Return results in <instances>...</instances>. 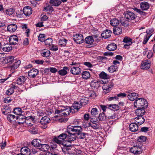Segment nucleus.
<instances>
[{
  "instance_id": "nucleus-1",
  "label": "nucleus",
  "mask_w": 155,
  "mask_h": 155,
  "mask_svg": "<svg viewBox=\"0 0 155 155\" xmlns=\"http://www.w3.org/2000/svg\"><path fill=\"white\" fill-rule=\"evenodd\" d=\"M70 134L69 133L67 132V129L65 133L61 134L57 137H54V140L56 143L61 145L64 142H71L73 141L72 140H70V138H71V136L70 135Z\"/></svg>"
},
{
  "instance_id": "nucleus-2",
  "label": "nucleus",
  "mask_w": 155,
  "mask_h": 155,
  "mask_svg": "<svg viewBox=\"0 0 155 155\" xmlns=\"http://www.w3.org/2000/svg\"><path fill=\"white\" fill-rule=\"evenodd\" d=\"M83 128L79 126H69L67 127V132L71 136L70 140L74 141L76 140V136L77 134L81 131H83Z\"/></svg>"
},
{
  "instance_id": "nucleus-3",
  "label": "nucleus",
  "mask_w": 155,
  "mask_h": 155,
  "mask_svg": "<svg viewBox=\"0 0 155 155\" xmlns=\"http://www.w3.org/2000/svg\"><path fill=\"white\" fill-rule=\"evenodd\" d=\"M56 109L55 110V114H58L59 116H66L69 115L71 112L72 113V110L71 107L69 106H62L60 109Z\"/></svg>"
},
{
  "instance_id": "nucleus-4",
  "label": "nucleus",
  "mask_w": 155,
  "mask_h": 155,
  "mask_svg": "<svg viewBox=\"0 0 155 155\" xmlns=\"http://www.w3.org/2000/svg\"><path fill=\"white\" fill-rule=\"evenodd\" d=\"M134 105L136 107L146 108L147 107L148 103L146 99L143 98H139L135 101Z\"/></svg>"
},
{
  "instance_id": "nucleus-5",
  "label": "nucleus",
  "mask_w": 155,
  "mask_h": 155,
  "mask_svg": "<svg viewBox=\"0 0 155 155\" xmlns=\"http://www.w3.org/2000/svg\"><path fill=\"white\" fill-rule=\"evenodd\" d=\"M62 145L63 146L62 147V150L63 152H68L69 154L74 153L73 151L74 150V148L71 144H68L66 142H64Z\"/></svg>"
},
{
  "instance_id": "nucleus-6",
  "label": "nucleus",
  "mask_w": 155,
  "mask_h": 155,
  "mask_svg": "<svg viewBox=\"0 0 155 155\" xmlns=\"http://www.w3.org/2000/svg\"><path fill=\"white\" fill-rule=\"evenodd\" d=\"M51 120L47 116H45L41 119L40 123L41 127L42 128L46 129L48 127V125L50 123Z\"/></svg>"
},
{
  "instance_id": "nucleus-7",
  "label": "nucleus",
  "mask_w": 155,
  "mask_h": 155,
  "mask_svg": "<svg viewBox=\"0 0 155 155\" xmlns=\"http://www.w3.org/2000/svg\"><path fill=\"white\" fill-rule=\"evenodd\" d=\"M114 84L112 81H110L107 84H104L102 86V89L104 93L105 94L108 93L112 89V87Z\"/></svg>"
},
{
  "instance_id": "nucleus-8",
  "label": "nucleus",
  "mask_w": 155,
  "mask_h": 155,
  "mask_svg": "<svg viewBox=\"0 0 155 155\" xmlns=\"http://www.w3.org/2000/svg\"><path fill=\"white\" fill-rule=\"evenodd\" d=\"M124 15L126 19L129 21L134 20L135 18V15L133 12L130 11H126L124 12Z\"/></svg>"
},
{
  "instance_id": "nucleus-9",
  "label": "nucleus",
  "mask_w": 155,
  "mask_h": 155,
  "mask_svg": "<svg viewBox=\"0 0 155 155\" xmlns=\"http://www.w3.org/2000/svg\"><path fill=\"white\" fill-rule=\"evenodd\" d=\"M73 40L77 44H80L84 42L83 36L81 34H76L73 35Z\"/></svg>"
},
{
  "instance_id": "nucleus-10",
  "label": "nucleus",
  "mask_w": 155,
  "mask_h": 155,
  "mask_svg": "<svg viewBox=\"0 0 155 155\" xmlns=\"http://www.w3.org/2000/svg\"><path fill=\"white\" fill-rule=\"evenodd\" d=\"M142 147L141 145L140 146L137 145L134 146L130 149V151L131 152L134 154L141 153L142 152L141 150Z\"/></svg>"
},
{
  "instance_id": "nucleus-11",
  "label": "nucleus",
  "mask_w": 155,
  "mask_h": 155,
  "mask_svg": "<svg viewBox=\"0 0 155 155\" xmlns=\"http://www.w3.org/2000/svg\"><path fill=\"white\" fill-rule=\"evenodd\" d=\"M150 61L148 59L146 60L142 61L141 65V68L142 69H148L150 66Z\"/></svg>"
},
{
  "instance_id": "nucleus-12",
  "label": "nucleus",
  "mask_w": 155,
  "mask_h": 155,
  "mask_svg": "<svg viewBox=\"0 0 155 155\" xmlns=\"http://www.w3.org/2000/svg\"><path fill=\"white\" fill-rule=\"evenodd\" d=\"M123 42L125 43L124 46V48H128L129 46L132 43V39L127 36L124 37Z\"/></svg>"
},
{
  "instance_id": "nucleus-13",
  "label": "nucleus",
  "mask_w": 155,
  "mask_h": 155,
  "mask_svg": "<svg viewBox=\"0 0 155 155\" xmlns=\"http://www.w3.org/2000/svg\"><path fill=\"white\" fill-rule=\"evenodd\" d=\"M26 120H27V119L25 117L21 114L19 115L16 117L15 122L19 124H23Z\"/></svg>"
},
{
  "instance_id": "nucleus-14",
  "label": "nucleus",
  "mask_w": 155,
  "mask_h": 155,
  "mask_svg": "<svg viewBox=\"0 0 155 155\" xmlns=\"http://www.w3.org/2000/svg\"><path fill=\"white\" fill-rule=\"evenodd\" d=\"M91 122L89 123L91 126L94 129H99L100 127L99 123H95L97 120V119L96 118L95 120H94L93 119V118L91 117Z\"/></svg>"
},
{
  "instance_id": "nucleus-15",
  "label": "nucleus",
  "mask_w": 155,
  "mask_h": 155,
  "mask_svg": "<svg viewBox=\"0 0 155 155\" xmlns=\"http://www.w3.org/2000/svg\"><path fill=\"white\" fill-rule=\"evenodd\" d=\"M38 70L35 68H32L28 72V76L29 77L35 78L38 74Z\"/></svg>"
},
{
  "instance_id": "nucleus-16",
  "label": "nucleus",
  "mask_w": 155,
  "mask_h": 155,
  "mask_svg": "<svg viewBox=\"0 0 155 155\" xmlns=\"http://www.w3.org/2000/svg\"><path fill=\"white\" fill-rule=\"evenodd\" d=\"M81 69L78 66L74 67L70 70L71 74L74 75H79L81 73Z\"/></svg>"
},
{
  "instance_id": "nucleus-17",
  "label": "nucleus",
  "mask_w": 155,
  "mask_h": 155,
  "mask_svg": "<svg viewBox=\"0 0 155 155\" xmlns=\"http://www.w3.org/2000/svg\"><path fill=\"white\" fill-rule=\"evenodd\" d=\"M81 107V105L80 104H79L78 102H75L71 107L72 110V113H73L75 112V110H76V111L77 112Z\"/></svg>"
},
{
  "instance_id": "nucleus-18",
  "label": "nucleus",
  "mask_w": 155,
  "mask_h": 155,
  "mask_svg": "<svg viewBox=\"0 0 155 155\" xmlns=\"http://www.w3.org/2000/svg\"><path fill=\"white\" fill-rule=\"evenodd\" d=\"M9 41L10 45H15L18 41V38L16 35H12L9 37Z\"/></svg>"
},
{
  "instance_id": "nucleus-19",
  "label": "nucleus",
  "mask_w": 155,
  "mask_h": 155,
  "mask_svg": "<svg viewBox=\"0 0 155 155\" xmlns=\"http://www.w3.org/2000/svg\"><path fill=\"white\" fill-rule=\"evenodd\" d=\"M27 78L23 76H21L18 78L16 80L17 83L18 85H22L24 84Z\"/></svg>"
},
{
  "instance_id": "nucleus-20",
  "label": "nucleus",
  "mask_w": 155,
  "mask_h": 155,
  "mask_svg": "<svg viewBox=\"0 0 155 155\" xmlns=\"http://www.w3.org/2000/svg\"><path fill=\"white\" fill-rule=\"evenodd\" d=\"M69 69L68 67L65 66L63 68L59 71L58 72L59 74L61 76H64L66 75L68 71H69Z\"/></svg>"
},
{
  "instance_id": "nucleus-21",
  "label": "nucleus",
  "mask_w": 155,
  "mask_h": 155,
  "mask_svg": "<svg viewBox=\"0 0 155 155\" xmlns=\"http://www.w3.org/2000/svg\"><path fill=\"white\" fill-rule=\"evenodd\" d=\"M32 10L31 8L29 6H27L23 8V12L26 16L30 15L32 13Z\"/></svg>"
},
{
  "instance_id": "nucleus-22",
  "label": "nucleus",
  "mask_w": 155,
  "mask_h": 155,
  "mask_svg": "<svg viewBox=\"0 0 155 155\" xmlns=\"http://www.w3.org/2000/svg\"><path fill=\"white\" fill-rule=\"evenodd\" d=\"M111 31L110 30L107 29L102 32L101 36L103 38H107L111 36Z\"/></svg>"
},
{
  "instance_id": "nucleus-23",
  "label": "nucleus",
  "mask_w": 155,
  "mask_h": 155,
  "mask_svg": "<svg viewBox=\"0 0 155 155\" xmlns=\"http://www.w3.org/2000/svg\"><path fill=\"white\" fill-rule=\"evenodd\" d=\"M138 97V94L134 92L129 93L127 96L129 99L131 101H134L137 99Z\"/></svg>"
},
{
  "instance_id": "nucleus-24",
  "label": "nucleus",
  "mask_w": 155,
  "mask_h": 155,
  "mask_svg": "<svg viewBox=\"0 0 155 155\" xmlns=\"http://www.w3.org/2000/svg\"><path fill=\"white\" fill-rule=\"evenodd\" d=\"M94 40L93 37L92 36H88L85 38L84 42L91 45H92Z\"/></svg>"
},
{
  "instance_id": "nucleus-25",
  "label": "nucleus",
  "mask_w": 155,
  "mask_h": 155,
  "mask_svg": "<svg viewBox=\"0 0 155 155\" xmlns=\"http://www.w3.org/2000/svg\"><path fill=\"white\" fill-rule=\"evenodd\" d=\"M21 152L24 155H30L31 153V150L27 147H24L21 148Z\"/></svg>"
},
{
  "instance_id": "nucleus-26",
  "label": "nucleus",
  "mask_w": 155,
  "mask_h": 155,
  "mask_svg": "<svg viewBox=\"0 0 155 155\" xmlns=\"http://www.w3.org/2000/svg\"><path fill=\"white\" fill-rule=\"evenodd\" d=\"M17 25L15 24H12L9 25L7 28V30L8 31L13 32L17 29Z\"/></svg>"
},
{
  "instance_id": "nucleus-27",
  "label": "nucleus",
  "mask_w": 155,
  "mask_h": 155,
  "mask_svg": "<svg viewBox=\"0 0 155 155\" xmlns=\"http://www.w3.org/2000/svg\"><path fill=\"white\" fill-rule=\"evenodd\" d=\"M135 120L139 125L143 124L145 121L144 117L142 116H137L135 118Z\"/></svg>"
},
{
  "instance_id": "nucleus-28",
  "label": "nucleus",
  "mask_w": 155,
  "mask_h": 155,
  "mask_svg": "<svg viewBox=\"0 0 155 155\" xmlns=\"http://www.w3.org/2000/svg\"><path fill=\"white\" fill-rule=\"evenodd\" d=\"M3 61L6 64L8 63H12L15 60L14 59V57L13 56H8L5 58L3 57Z\"/></svg>"
},
{
  "instance_id": "nucleus-29",
  "label": "nucleus",
  "mask_w": 155,
  "mask_h": 155,
  "mask_svg": "<svg viewBox=\"0 0 155 155\" xmlns=\"http://www.w3.org/2000/svg\"><path fill=\"white\" fill-rule=\"evenodd\" d=\"M138 124L131 123L129 125V129L132 132H135L138 130Z\"/></svg>"
},
{
  "instance_id": "nucleus-30",
  "label": "nucleus",
  "mask_w": 155,
  "mask_h": 155,
  "mask_svg": "<svg viewBox=\"0 0 155 155\" xmlns=\"http://www.w3.org/2000/svg\"><path fill=\"white\" fill-rule=\"evenodd\" d=\"M145 109L142 107L138 108L135 111V113L137 116H143L145 112Z\"/></svg>"
},
{
  "instance_id": "nucleus-31",
  "label": "nucleus",
  "mask_w": 155,
  "mask_h": 155,
  "mask_svg": "<svg viewBox=\"0 0 155 155\" xmlns=\"http://www.w3.org/2000/svg\"><path fill=\"white\" fill-rule=\"evenodd\" d=\"M50 148L49 145L48 144H41L39 150L43 152H46L48 151Z\"/></svg>"
},
{
  "instance_id": "nucleus-32",
  "label": "nucleus",
  "mask_w": 155,
  "mask_h": 155,
  "mask_svg": "<svg viewBox=\"0 0 155 155\" xmlns=\"http://www.w3.org/2000/svg\"><path fill=\"white\" fill-rule=\"evenodd\" d=\"M13 62V64L12 67V69H17L20 65L21 64V61L19 59H15Z\"/></svg>"
},
{
  "instance_id": "nucleus-33",
  "label": "nucleus",
  "mask_w": 155,
  "mask_h": 155,
  "mask_svg": "<svg viewBox=\"0 0 155 155\" xmlns=\"http://www.w3.org/2000/svg\"><path fill=\"white\" fill-rule=\"evenodd\" d=\"M41 53L42 56L46 58L49 57L51 54L50 51L47 49L41 50Z\"/></svg>"
},
{
  "instance_id": "nucleus-34",
  "label": "nucleus",
  "mask_w": 155,
  "mask_h": 155,
  "mask_svg": "<svg viewBox=\"0 0 155 155\" xmlns=\"http://www.w3.org/2000/svg\"><path fill=\"white\" fill-rule=\"evenodd\" d=\"M141 8L143 10H147L150 7L149 4L147 2H142L140 4Z\"/></svg>"
},
{
  "instance_id": "nucleus-35",
  "label": "nucleus",
  "mask_w": 155,
  "mask_h": 155,
  "mask_svg": "<svg viewBox=\"0 0 155 155\" xmlns=\"http://www.w3.org/2000/svg\"><path fill=\"white\" fill-rule=\"evenodd\" d=\"M49 3L51 6L58 7L61 4V2L59 0H50Z\"/></svg>"
},
{
  "instance_id": "nucleus-36",
  "label": "nucleus",
  "mask_w": 155,
  "mask_h": 155,
  "mask_svg": "<svg viewBox=\"0 0 155 155\" xmlns=\"http://www.w3.org/2000/svg\"><path fill=\"white\" fill-rule=\"evenodd\" d=\"M117 48V45L113 43H112L109 44L106 48L107 49L110 51H114Z\"/></svg>"
},
{
  "instance_id": "nucleus-37",
  "label": "nucleus",
  "mask_w": 155,
  "mask_h": 155,
  "mask_svg": "<svg viewBox=\"0 0 155 155\" xmlns=\"http://www.w3.org/2000/svg\"><path fill=\"white\" fill-rule=\"evenodd\" d=\"M100 82L95 80L92 81L90 83V85L92 87L97 88L100 86Z\"/></svg>"
},
{
  "instance_id": "nucleus-38",
  "label": "nucleus",
  "mask_w": 155,
  "mask_h": 155,
  "mask_svg": "<svg viewBox=\"0 0 155 155\" xmlns=\"http://www.w3.org/2000/svg\"><path fill=\"white\" fill-rule=\"evenodd\" d=\"M122 28L120 27H116L113 28V33L116 35H119L122 33Z\"/></svg>"
},
{
  "instance_id": "nucleus-39",
  "label": "nucleus",
  "mask_w": 155,
  "mask_h": 155,
  "mask_svg": "<svg viewBox=\"0 0 155 155\" xmlns=\"http://www.w3.org/2000/svg\"><path fill=\"white\" fill-rule=\"evenodd\" d=\"M39 142V140L36 139H34L31 141V144L34 147H38V149H39L41 144V143Z\"/></svg>"
},
{
  "instance_id": "nucleus-40",
  "label": "nucleus",
  "mask_w": 155,
  "mask_h": 155,
  "mask_svg": "<svg viewBox=\"0 0 155 155\" xmlns=\"http://www.w3.org/2000/svg\"><path fill=\"white\" fill-rule=\"evenodd\" d=\"M11 111V107L8 106L5 107L2 110V114L5 115L10 113Z\"/></svg>"
},
{
  "instance_id": "nucleus-41",
  "label": "nucleus",
  "mask_w": 155,
  "mask_h": 155,
  "mask_svg": "<svg viewBox=\"0 0 155 155\" xmlns=\"http://www.w3.org/2000/svg\"><path fill=\"white\" fill-rule=\"evenodd\" d=\"M15 9L14 8H11L7 9L5 12L7 15L9 16H12L14 14Z\"/></svg>"
},
{
  "instance_id": "nucleus-42",
  "label": "nucleus",
  "mask_w": 155,
  "mask_h": 155,
  "mask_svg": "<svg viewBox=\"0 0 155 155\" xmlns=\"http://www.w3.org/2000/svg\"><path fill=\"white\" fill-rule=\"evenodd\" d=\"M110 24L113 26H116L119 23V21L116 18H113L110 20Z\"/></svg>"
},
{
  "instance_id": "nucleus-43",
  "label": "nucleus",
  "mask_w": 155,
  "mask_h": 155,
  "mask_svg": "<svg viewBox=\"0 0 155 155\" xmlns=\"http://www.w3.org/2000/svg\"><path fill=\"white\" fill-rule=\"evenodd\" d=\"M107 106L109 107L112 108V109H110L113 110L114 111L118 110L119 108L118 105L116 104H111L109 105L107 104Z\"/></svg>"
},
{
  "instance_id": "nucleus-44",
  "label": "nucleus",
  "mask_w": 155,
  "mask_h": 155,
  "mask_svg": "<svg viewBox=\"0 0 155 155\" xmlns=\"http://www.w3.org/2000/svg\"><path fill=\"white\" fill-rule=\"evenodd\" d=\"M83 131H81L79 132V133H78L77 135L75 136L76 138L77 137L78 139H84L86 136L85 135L86 134L82 132Z\"/></svg>"
},
{
  "instance_id": "nucleus-45",
  "label": "nucleus",
  "mask_w": 155,
  "mask_h": 155,
  "mask_svg": "<svg viewBox=\"0 0 155 155\" xmlns=\"http://www.w3.org/2000/svg\"><path fill=\"white\" fill-rule=\"evenodd\" d=\"M98 119L100 121H104L107 119V116L104 112L100 113L98 116Z\"/></svg>"
},
{
  "instance_id": "nucleus-46",
  "label": "nucleus",
  "mask_w": 155,
  "mask_h": 155,
  "mask_svg": "<svg viewBox=\"0 0 155 155\" xmlns=\"http://www.w3.org/2000/svg\"><path fill=\"white\" fill-rule=\"evenodd\" d=\"M81 75L83 78L87 79L89 78L90 77V74L89 72L87 71H84L83 72Z\"/></svg>"
},
{
  "instance_id": "nucleus-47",
  "label": "nucleus",
  "mask_w": 155,
  "mask_h": 155,
  "mask_svg": "<svg viewBox=\"0 0 155 155\" xmlns=\"http://www.w3.org/2000/svg\"><path fill=\"white\" fill-rule=\"evenodd\" d=\"M67 41L66 39L62 38L59 41V45L61 46L64 47L66 46Z\"/></svg>"
},
{
  "instance_id": "nucleus-48",
  "label": "nucleus",
  "mask_w": 155,
  "mask_h": 155,
  "mask_svg": "<svg viewBox=\"0 0 155 155\" xmlns=\"http://www.w3.org/2000/svg\"><path fill=\"white\" fill-rule=\"evenodd\" d=\"M52 41L53 40L51 38H48L45 39L44 42L47 46L49 47L51 46L52 45Z\"/></svg>"
},
{
  "instance_id": "nucleus-49",
  "label": "nucleus",
  "mask_w": 155,
  "mask_h": 155,
  "mask_svg": "<svg viewBox=\"0 0 155 155\" xmlns=\"http://www.w3.org/2000/svg\"><path fill=\"white\" fill-rule=\"evenodd\" d=\"M12 49V47L10 45H6L2 48V50L5 52H9Z\"/></svg>"
},
{
  "instance_id": "nucleus-50",
  "label": "nucleus",
  "mask_w": 155,
  "mask_h": 155,
  "mask_svg": "<svg viewBox=\"0 0 155 155\" xmlns=\"http://www.w3.org/2000/svg\"><path fill=\"white\" fill-rule=\"evenodd\" d=\"M100 77L104 79H107L109 78V75L104 71H102L99 74Z\"/></svg>"
},
{
  "instance_id": "nucleus-51",
  "label": "nucleus",
  "mask_w": 155,
  "mask_h": 155,
  "mask_svg": "<svg viewBox=\"0 0 155 155\" xmlns=\"http://www.w3.org/2000/svg\"><path fill=\"white\" fill-rule=\"evenodd\" d=\"M117 70V67L115 65L111 66L108 69V71L110 73H113L116 71Z\"/></svg>"
},
{
  "instance_id": "nucleus-52",
  "label": "nucleus",
  "mask_w": 155,
  "mask_h": 155,
  "mask_svg": "<svg viewBox=\"0 0 155 155\" xmlns=\"http://www.w3.org/2000/svg\"><path fill=\"white\" fill-rule=\"evenodd\" d=\"M15 116L14 115L9 114L8 115L7 119L10 122H12L14 120L15 121L16 120H15Z\"/></svg>"
},
{
  "instance_id": "nucleus-53",
  "label": "nucleus",
  "mask_w": 155,
  "mask_h": 155,
  "mask_svg": "<svg viewBox=\"0 0 155 155\" xmlns=\"http://www.w3.org/2000/svg\"><path fill=\"white\" fill-rule=\"evenodd\" d=\"M88 100L87 97L82 98L80 100V104L82 107L87 104L88 103Z\"/></svg>"
},
{
  "instance_id": "nucleus-54",
  "label": "nucleus",
  "mask_w": 155,
  "mask_h": 155,
  "mask_svg": "<svg viewBox=\"0 0 155 155\" xmlns=\"http://www.w3.org/2000/svg\"><path fill=\"white\" fill-rule=\"evenodd\" d=\"M88 97L94 98L96 97L95 92L93 91H88Z\"/></svg>"
},
{
  "instance_id": "nucleus-55",
  "label": "nucleus",
  "mask_w": 155,
  "mask_h": 155,
  "mask_svg": "<svg viewBox=\"0 0 155 155\" xmlns=\"http://www.w3.org/2000/svg\"><path fill=\"white\" fill-rule=\"evenodd\" d=\"M152 35H145L143 38V44H146L147 42L151 36Z\"/></svg>"
},
{
  "instance_id": "nucleus-56",
  "label": "nucleus",
  "mask_w": 155,
  "mask_h": 155,
  "mask_svg": "<svg viewBox=\"0 0 155 155\" xmlns=\"http://www.w3.org/2000/svg\"><path fill=\"white\" fill-rule=\"evenodd\" d=\"M38 39L41 42H44L46 39L45 35L44 34H40L38 37Z\"/></svg>"
},
{
  "instance_id": "nucleus-57",
  "label": "nucleus",
  "mask_w": 155,
  "mask_h": 155,
  "mask_svg": "<svg viewBox=\"0 0 155 155\" xmlns=\"http://www.w3.org/2000/svg\"><path fill=\"white\" fill-rule=\"evenodd\" d=\"M14 113L17 115H20L22 112H21V110L20 108H16L14 110Z\"/></svg>"
},
{
  "instance_id": "nucleus-58",
  "label": "nucleus",
  "mask_w": 155,
  "mask_h": 155,
  "mask_svg": "<svg viewBox=\"0 0 155 155\" xmlns=\"http://www.w3.org/2000/svg\"><path fill=\"white\" fill-rule=\"evenodd\" d=\"M29 131L32 134H36L38 132V130L37 128L32 127L30 129Z\"/></svg>"
},
{
  "instance_id": "nucleus-59",
  "label": "nucleus",
  "mask_w": 155,
  "mask_h": 155,
  "mask_svg": "<svg viewBox=\"0 0 155 155\" xmlns=\"http://www.w3.org/2000/svg\"><path fill=\"white\" fill-rule=\"evenodd\" d=\"M91 114L93 116L98 114V110L96 108H93L91 111Z\"/></svg>"
},
{
  "instance_id": "nucleus-60",
  "label": "nucleus",
  "mask_w": 155,
  "mask_h": 155,
  "mask_svg": "<svg viewBox=\"0 0 155 155\" xmlns=\"http://www.w3.org/2000/svg\"><path fill=\"white\" fill-rule=\"evenodd\" d=\"M129 21L128 20H120V23L121 24L124 26H128V22Z\"/></svg>"
},
{
  "instance_id": "nucleus-61",
  "label": "nucleus",
  "mask_w": 155,
  "mask_h": 155,
  "mask_svg": "<svg viewBox=\"0 0 155 155\" xmlns=\"http://www.w3.org/2000/svg\"><path fill=\"white\" fill-rule=\"evenodd\" d=\"M44 10L46 12L50 11L52 12L54 11L53 8L50 5H48L44 8Z\"/></svg>"
},
{
  "instance_id": "nucleus-62",
  "label": "nucleus",
  "mask_w": 155,
  "mask_h": 155,
  "mask_svg": "<svg viewBox=\"0 0 155 155\" xmlns=\"http://www.w3.org/2000/svg\"><path fill=\"white\" fill-rule=\"evenodd\" d=\"M147 137L145 136H140L139 137L138 141L139 142H144L146 141Z\"/></svg>"
},
{
  "instance_id": "nucleus-63",
  "label": "nucleus",
  "mask_w": 155,
  "mask_h": 155,
  "mask_svg": "<svg viewBox=\"0 0 155 155\" xmlns=\"http://www.w3.org/2000/svg\"><path fill=\"white\" fill-rule=\"evenodd\" d=\"M14 92V90L10 88L7 90L5 94L7 95H10L12 94Z\"/></svg>"
},
{
  "instance_id": "nucleus-64",
  "label": "nucleus",
  "mask_w": 155,
  "mask_h": 155,
  "mask_svg": "<svg viewBox=\"0 0 155 155\" xmlns=\"http://www.w3.org/2000/svg\"><path fill=\"white\" fill-rule=\"evenodd\" d=\"M107 114L106 116L108 118V116H109L110 115V116H111V115H113V114L114 113V112L112 111V110L111 109H110L109 108L107 109Z\"/></svg>"
}]
</instances>
